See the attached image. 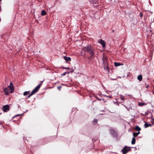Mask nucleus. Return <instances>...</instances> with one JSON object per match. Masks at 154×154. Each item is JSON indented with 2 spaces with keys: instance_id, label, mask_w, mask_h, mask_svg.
Masks as SVG:
<instances>
[{
  "instance_id": "2",
  "label": "nucleus",
  "mask_w": 154,
  "mask_h": 154,
  "mask_svg": "<svg viewBox=\"0 0 154 154\" xmlns=\"http://www.w3.org/2000/svg\"><path fill=\"white\" fill-rule=\"evenodd\" d=\"M131 147H127V146H125L124 148L122 149V151L123 152V154H125L127 153L128 151H131Z\"/></svg>"
},
{
  "instance_id": "22",
  "label": "nucleus",
  "mask_w": 154,
  "mask_h": 154,
  "mask_svg": "<svg viewBox=\"0 0 154 154\" xmlns=\"http://www.w3.org/2000/svg\"><path fill=\"white\" fill-rule=\"evenodd\" d=\"M61 86H58L57 87V88L59 91H60L61 90Z\"/></svg>"
},
{
  "instance_id": "33",
  "label": "nucleus",
  "mask_w": 154,
  "mask_h": 154,
  "mask_svg": "<svg viewBox=\"0 0 154 154\" xmlns=\"http://www.w3.org/2000/svg\"><path fill=\"white\" fill-rule=\"evenodd\" d=\"M148 87H149V85H148L147 86H146V88H148Z\"/></svg>"
},
{
  "instance_id": "19",
  "label": "nucleus",
  "mask_w": 154,
  "mask_h": 154,
  "mask_svg": "<svg viewBox=\"0 0 154 154\" xmlns=\"http://www.w3.org/2000/svg\"><path fill=\"white\" fill-rule=\"evenodd\" d=\"M29 91H25L24 92L23 94L24 96H26L27 95H28L29 93Z\"/></svg>"
},
{
  "instance_id": "9",
  "label": "nucleus",
  "mask_w": 154,
  "mask_h": 154,
  "mask_svg": "<svg viewBox=\"0 0 154 154\" xmlns=\"http://www.w3.org/2000/svg\"><path fill=\"white\" fill-rule=\"evenodd\" d=\"M40 88L39 86H37L36 87L34 90L32 91V92L34 94L35 93L37 92L38 90Z\"/></svg>"
},
{
  "instance_id": "30",
  "label": "nucleus",
  "mask_w": 154,
  "mask_h": 154,
  "mask_svg": "<svg viewBox=\"0 0 154 154\" xmlns=\"http://www.w3.org/2000/svg\"><path fill=\"white\" fill-rule=\"evenodd\" d=\"M148 115V113L147 112H145V114L144 115L147 116Z\"/></svg>"
},
{
  "instance_id": "3",
  "label": "nucleus",
  "mask_w": 154,
  "mask_h": 154,
  "mask_svg": "<svg viewBox=\"0 0 154 154\" xmlns=\"http://www.w3.org/2000/svg\"><path fill=\"white\" fill-rule=\"evenodd\" d=\"M103 63L105 64V65L106 66L105 67V69H107L108 70V69L109 68L107 63V60L106 57L104 55L103 56Z\"/></svg>"
},
{
  "instance_id": "16",
  "label": "nucleus",
  "mask_w": 154,
  "mask_h": 154,
  "mask_svg": "<svg viewBox=\"0 0 154 154\" xmlns=\"http://www.w3.org/2000/svg\"><path fill=\"white\" fill-rule=\"evenodd\" d=\"M138 105L139 106H142L146 105V104L145 103H138Z\"/></svg>"
},
{
  "instance_id": "6",
  "label": "nucleus",
  "mask_w": 154,
  "mask_h": 154,
  "mask_svg": "<svg viewBox=\"0 0 154 154\" xmlns=\"http://www.w3.org/2000/svg\"><path fill=\"white\" fill-rule=\"evenodd\" d=\"M10 88L9 87H8L7 88H5L4 89V91L5 92V94L6 95L9 94V93L10 92Z\"/></svg>"
},
{
  "instance_id": "32",
  "label": "nucleus",
  "mask_w": 154,
  "mask_h": 154,
  "mask_svg": "<svg viewBox=\"0 0 154 154\" xmlns=\"http://www.w3.org/2000/svg\"><path fill=\"white\" fill-rule=\"evenodd\" d=\"M152 122H154V123H153L152 124H153V123H154V119H152Z\"/></svg>"
},
{
  "instance_id": "14",
  "label": "nucleus",
  "mask_w": 154,
  "mask_h": 154,
  "mask_svg": "<svg viewBox=\"0 0 154 154\" xmlns=\"http://www.w3.org/2000/svg\"><path fill=\"white\" fill-rule=\"evenodd\" d=\"M136 142V139L134 137H133L132 138V140L131 141V144H135Z\"/></svg>"
},
{
  "instance_id": "7",
  "label": "nucleus",
  "mask_w": 154,
  "mask_h": 154,
  "mask_svg": "<svg viewBox=\"0 0 154 154\" xmlns=\"http://www.w3.org/2000/svg\"><path fill=\"white\" fill-rule=\"evenodd\" d=\"M8 87H9L10 88V93H12L14 90V88L13 83L11 82L10 83V85Z\"/></svg>"
},
{
  "instance_id": "15",
  "label": "nucleus",
  "mask_w": 154,
  "mask_h": 154,
  "mask_svg": "<svg viewBox=\"0 0 154 154\" xmlns=\"http://www.w3.org/2000/svg\"><path fill=\"white\" fill-rule=\"evenodd\" d=\"M46 12L44 10H42L41 12V15L42 16L45 15L46 14Z\"/></svg>"
},
{
  "instance_id": "35",
  "label": "nucleus",
  "mask_w": 154,
  "mask_h": 154,
  "mask_svg": "<svg viewBox=\"0 0 154 154\" xmlns=\"http://www.w3.org/2000/svg\"><path fill=\"white\" fill-rule=\"evenodd\" d=\"M85 55V54H84V55Z\"/></svg>"
},
{
  "instance_id": "10",
  "label": "nucleus",
  "mask_w": 154,
  "mask_h": 154,
  "mask_svg": "<svg viewBox=\"0 0 154 154\" xmlns=\"http://www.w3.org/2000/svg\"><path fill=\"white\" fill-rule=\"evenodd\" d=\"M64 60L66 61L67 62L68 61H71V58L69 57H67L64 56Z\"/></svg>"
},
{
  "instance_id": "13",
  "label": "nucleus",
  "mask_w": 154,
  "mask_h": 154,
  "mask_svg": "<svg viewBox=\"0 0 154 154\" xmlns=\"http://www.w3.org/2000/svg\"><path fill=\"white\" fill-rule=\"evenodd\" d=\"M151 124H148L146 123H145V124L144 125V126L145 128H147L149 126H151L152 125Z\"/></svg>"
},
{
  "instance_id": "26",
  "label": "nucleus",
  "mask_w": 154,
  "mask_h": 154,
  "mask_svg": "<svg viewBox=\"0 0 154 154\" xmlns=\"http://www.w3.org/2000/svg\"><path fill=\"white\" fill-rule=\"evenodd\" d=\"M120 98L122 100H124L125 99L124 97L122 96H121Z\"/></svg>"
},
{
  "instance_id": "8",
  "label": "nucleus",
  "mask_w": 154,
  "mask_h": 154,
  "mask_svg": "<svg viewBox=\"0 0 154 154\" xmlns=\"http://www.w3.org/2000/svg\"><path fill=\"white\" fill-rule=\"evenodd\" d=\"M98 43L101 44L103 48L105 47L106 42L102 39H99L98 41Z\"/></svg>"
},
{
  "instance_id": "23",
  "label": "nucleus",
  "mask_w": 154,
  "mask_h": 154,
  "mask_svg": "<svg viewBox=\"0 0 154 154\" xmlns=\"http://www.w3.org/2000/svg\"><path fill=\"white\" fill-rule=\"evenodd\" d=\"M21 115H16V116H14V117H13V118H12V119H14V118H15V117H17V116H20Z\"/></svg>"
},
{
  "instance_id": "31",
  "label": "nucleus",
  "mask_w": 154,
  "mask_h": 154,
  "mask_svg": "<svg viewBox=\"0 0 154 154\" xmlns=\"http://www.w3.org/2000/svg\"><path fill=\"white\" fill-rule=\"evenodd\" d=\"M136 133L137 134V135H138V134H140V131H138V132H137V133Z\"/></svg>"
},
{
  "instance_id": "36",
  "label": "nucleus",
  "mask_w": 154,
  "mask_h": 154,
  "mask_svg": "<svg viewBox=\"0 0 154 154\" xmlns=\"http://www.w3.org/2000/svg\"><path fill=\"white\" fill-rule=\"evenodd\" d=\"M1 1V0H0V1Z\"/></svg>"
},
{
  "instance_id": "25",
  "label": "nucleus",
  "mask_w": 154,
  "mask_h": 154,
  "mask_svg": "<svg viewBox=\"0 0 154 154\" xmlns=\"http://www.w3.org/2000/svg\"><path fill=\"white\" fill-rule=\"evenodd\" d=\"M67 73V72H64V73H63V74H62L61 75L62 76H64V75H65Z\"/></svg>"
},
{
  "instance_id": "4",
  "label": "nucleus",
  "mask_w": 154,
  "mask_h": 154,
  "mask_svg": "<svg viewBox=\"0 0 154 154\" xmlns=\"http://www.w3.org/2000/svg\"><path fill=\"white\" fill-rule=\"evenodd\" d=\"M110 134L114 137H116L118 136L117 133L116 131L112 129L109 130Z\"/></svg>"
},
{
  "instance_id": "5",
  "label": "nucleus",
  "mask_w": 154,
  "mask_h": 154,
  "mask_svg": "<svg viewBox=\"0 0 154 154\" xmlns=\"http://www.w3.org/2000/svg\"><path fill=\"white\" fill-rule=\"evenodd\" d=\"M2 108L3 111L6 112L9 110L10 107L9 105H7L4 106Z\"/></svg>"
},
{
  "instance_id": "24",
  "label": "nucleus",
  "mask_w": 154,
  "mask_h": 154,
  "mask_svg": "<svg viewBox=\"0 0 154 154\" xmlns=\"http://www.w3.org/2000/svg\"><path fill=\"white\" fill-rule=\"evenodd\" d=\"M40 82V83L38 85V86H39L40 88L41 85H42L43 83V82L41 81Z\"/></svg>"
},
{
  "instance_id": "20",
  "label": "nucleus",
  "mask_w": 154,
  "mask_h": 154,
  "mask_svg": "<svg viewBox=\"0 0 154 154\" xmlns=\"http://www.w3.org/2000/svg\"><path fill=\"white\" fill-rule=\"evenodd\" d=\"M133 136L134 137H137L138 135L136 133L134 132L133 133Z\"/></svg>"
},
{
  "instance_id": "18",
  "label": "nucleus",
  "mask_w": 154,
  "mask_h": 154,
  "mask_svg": "<svg viewBox=\"0 0 154 154\" xmlns=\"http://www.w3.org/2000/svg\"><path fill=\"white\" fill-rule=\"evenodd\" d=\"M97 119H94V120L93 121V123L94 125L96 124L97 123Z\"/></svg>"
},
{
  "instance_id": "12",
  "label": "nucleus",
  "mask_w": 154,
  "mask_h": 154,
  "mask_svg": "<svg viewBox=\"0 0 154 154\" xmlns=\"http://www.w3.org/2000/svg\"><path fill=\"white\" fill-rule=\"evenodd\" d=\"M135 129L136 131H140L141 130V128L138 126H136L135 127Z\"/></svg>"
},
{
  "instance_id": "1",
  "label": "nucleus",
  "mask_w": 154,
  "mask_h": 154,
  "mask_svg": "<svg viewBox=\"0 0 154 154\" xmlns=\"http://www.w3.org/2000/svg\"><path fill=\"white\" fill-rule=\"evenodd\" d=\"M95 49L91 45H88L83 48L81 51V54H82V52L84 51L85 53L89 54L91 55L89 57L93 58L95 54Z\"/></svg>"
},
{
  "instance_id": "28",
  "label": "nucleus",
  "mask_w": 154,
  "mask_h": 154,
  "mask_svg": "<svg viewBox=\"0 0 154 154\" xmlns=\"http://www.w3.org/2000/svg\"><path fill=\"white\" fill-rule=\"evenodd\" d=\"M140 17H143V14L142 13H140Z\"/></svg>"
},
{
  "instance_id": "27",
  "label": "nucleus",
  "mask_w": 154,
  "mask_h": 154,
  "mask_svg": "<svg viewBox=\"0 0 154 154\" xmlns=\"http://www.w3.org/2000/svg\"><path fill=\"white\" fill-rule=\"evenodd\" d=\"M63 69H69L70 68L69 67H64L63 68Z\"/></svg>"
},
{
  "instance_id": "29",
  "label": "nucleus",
  "mask_w": 154,
  "mask_h": 154,
  "mask_svg": "<svg viewBox=\"0 0 154 154\" xmlns=\"http://www.w3.org/2000/svg\"><path fill=\"white\" fill-rule=\"evenodd\" d=\"M92 3H94V4L95 3H96V2L95 1H92Z\"/></svg>"
},
{
  "instance_id": "17",
  "label": "nucleus",
  "mask_w": 154,
  "mask_h": 154,
  "mask_svg": "<svg viewBox=\"0 0 154 154\" xmlns=\"http://www.w3.org/2000/svg\"><path fill=\"white\" fill-rule=\"evenodd\" d=\"M121 65V64L119 63L115 62L114 65L115 66H118Z\"/></svg>"
},
{
  "instance_id": "11",
  "label": "nucleus",
  "mask_w": 154,
  "mask_h": 154,
  "mask_svg": "<svg viewBox=\"0 0 154 154\" xmlns=\"http://www.w3.org/2000/svg\"><path fill=\"white\" fill-rule=\"evenodd\" d=\"M137 79L140 81H141L142 80V76L141 75H139L137 77Z\"/></svg>"
},
{
  "instance_id": "34",
  "label": "nucleus",
  "mask_w": 154,
  "mask_h": 154,
  "mask_svg": "<svg viewBox=\"0 0 154 154\" xmlns=\"http://www.w3.org/2000/svg\"><path fill=\"white\" fill-rule=\"evenodd\" d=\"M114 32V30H112V32Z\"/></svg>"
},
{
  "instance_id": "21",
  "label": "nucleus",
  "mask_w": 154,
  "mask_h": 154,
  "mask_svg": "<svg viewBox=\"0 0 154 154\" xmlns=\"http://www.w3.org/2000/svg\"><path fill=\"white\" fill-rule=\"evenodd\" d=\"M33 94H34L32 92H31V94L27 96V98H29Z\"/></svg>"
}]
</instances>
